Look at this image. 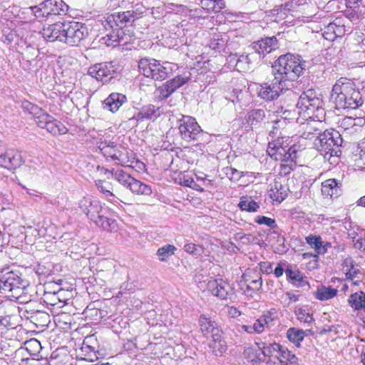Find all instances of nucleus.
<instances>
[{
  "label": "nucleus",
  "instance_id": "obj_1",
  "mask_svg": "<svg viewBox=\"0 0 365 365\" xmlns=\"http://www.w3.org/2000/svg\"><path fill=\"white\" fill-rule=\"evenodd\" d=\"M306 61L301 56L291 53L280 56L272 66V75L285 81L290 88L293 81L299 78L305 69Z\"/></svg>",
  "mask_w": 365,
  "mask_h": 365
},
{
  "label": "nucleus",
  "instance_id": "obj_2",
  "mask_svg": "<svg viewBox=\"0 0 365 365\" xmlns=\"http://www.w3.org/2000/svg\"><path fill=\"white\" fill-rule=\"evenodd\" d=\"M330 101L337 110L356 109L363 104L362 96L350 82L338 80L334 85Z\"/></svg>",
  "mask_w": 365,
  "mask_h": 365
},
{
  "label": "nucleus",
  "instance_id": "obj_3",
  "mask_svg": "<svg viewBox=\"0 0 365 365\" xmlns=\"http://www.w3.org/2000/svg\"><path fill=\"white\" fill-rule=\"evenodd\" d=\"M343 139L340 133L335 130H325L314 141V148L331 164L337 163L336 159L341 154L340 147Z\"/></svg>",
  "mask_w": 365,
  "mask_h": 365
},
{
  "label": "nucleus",
  "instance_id": "obj_4",
  "mask_svg": "<svg viewBox=\"0 0 365 365\" xmlns=\"http://www.w3.org/2000/svg\"><path fill=\"white\" fill-rule=\"evenodd\" d=\"M323 106L322 95L310 88L301 93L296 108L297 114L304 118H320L324 116Z\"/></svg>",
  "mask_w": 365,
  "mask_h": 365
},
{
  "label": "nucleus",
  "instance_id": "obj_5",
  "mask_svg": "<svg viewBox=\"0 0 365 365\" xmlns=\"http://www.w3.org/2000/svg\"><path fill=\"white\" fill-rule=\"evenodd\" d=\"M256 345L260 353L256 354L255 358L251 359V361H264L266 357L275 356L281 365H299L298 359L295 354H292L287 348L277 343H266L261 341L256 343Z\"/></svg>",
  "mask_w": 365,
  "mask_h": 365
},
{
  "label": "nucleus",
  "instance_id": "obj_6",
  "mask_svg": "<svg viewBox=\"0 0 365 365\" xmlns=\"http://www.w3.org/2000/svg\"><path fill=\"white\" fill-rule=\"evenodd\" d=\"M28 286L27 281L18 271H8L0 274V292L8 297L19 299Z\"/></svg>",
  "mask_w": 365,
  "mask_h": 365
},
{
  "label": "nucleus",
  "instance_id": "obj_7",
  "mask_svg": "<svg viewBox=\"0 0 365 365\" xmlns=\"http://www.w3.org/2000/svg\"><path fill=\"white\" fill-rule=\"evenodd\" d=\"M138 67L144 76L155 81L165 80L171 72V68L168 62L160 63L159 61L154 58L140 59Z\"/></svg>",
  "mask_w": 365,
  "mask_h": 365
},
{
  "label": "nucleus",
  "instance_id": "obj_8",
  "mask_svg": "<svg viewBox=\"0 0 365 365\" xmlns=\"http://www.w3.org/2000/svg\"><path fill=\"white\" fill-rule=\"evenodd\" d=\"M289 89L285 81L272 75L271 78H268L267 81L257 86V91L258 97L265 101H272Z\"/></svg>",
  "mask_w": 365,
  "mask_h": 365
},
{
  "label": "nucleus",
  "instance_id": "obj_9",
  "mask_svg": "<svg viewBox=\"0 0 365 365\" xmlns=\"http://www.w3.org/2000/svg\"><path fill=\"white\" fill-rule=\"evenodd\" d=\"M143 12L139 11L138 9L128 10L122 12H116L109 15L103 21V25L106 29L109 28L123 29L128 25H132L134 21L142 17Z\"/></svg>",
  "mask_w": 365,
  "mask_h": 365
},
{
  "label": "nucleus",
  "instance_id": "obj_10",
  "mask_svg": "<svg viewBox=\"0 0 365 365\" xmlns=\"http://www.w3.org/2000/svg\"><path fill=\"white\" fill-rule=\"evenodd\" d=\"M178 124L180 135L186 142L197 140L202 135V130L192 116L181 115V118L178 120Z\"/></svg>",
  "mask_w": 365,
  "mask_h": 365
},
{
  "label": "nucleus",
  "instance_id": "obj_11",
  "mask_svg": "<svg viewBox=\"0 0 365 365\" xmlns=\"http://www.w3.org/2000/svg\"><path fill=\"white\" fill-rule=\"evenodd\" d=\"M287 145H284L282 138H277L268 143L267 152V154L274 160H281L282 158L289 160H293L296 162L297 158L298 146L294 145L287 149Z\"/></svg>",
  "mask_w": 365,
  "mask_h": 365
},
{
  "label": "nucleus",
  "instance_id": "obj_12",
  "mask_svg": "<svg viewBox=\"0 0 365 365\" xmlns=\"http://www.w3.org/2000/svg\"><path fill=\"white\" fill-rule=\"evenodd\" d=\"M88 35L87 26L78 21H66L63 43L69 46H78Z\"/></svg>",
  "mask_w": 365,
  "mask_h": 365
},
{
  "label": "nucleus",
  "instance_id": "obj_13",
  "mask_svg": "<svg viewBox=\"0 0 365 365\" xmlns=\"http://www.w3.org/2000/svg\"><path fill=\"white\" fill-rule=\"evenodd\" d=\"M118 66L113 61L102 62L90 66L87 74L102 83H106L114 78Z\"/></svg>",
  "mask_w": 365,
  "mask_h": 365
},
{
  "label": "nucleus",
  "instance_id": "obj_14",
  "mask_svg": "<svg viewBox=\"0 0 365 365\" xmlns=\"http://www.w3.org/2000/svg\"><path fill=\"white\" fill-rule=\"evenodd\" d=\"M36 17H47L51 15L66 14L68 6L62 0H45L39 5L31 7Z\"/></svg>",
  "mask_w": 365,
  "mask_h": 365
},
{
  "label": "nucleus",
  "instance_id": "obj_15",
  "mask_svg": "<svg viewBox=\"0 0 365 365\" xmlns=\"http://www.w3.org/2000/svg\"><path fill=\"white\" fill-rule=\"evenodd\" d=\"M98 148L107 160H110L121 165H125L128 162L125 148L113 142H101Z\"/></svg>",
  "mask_w": 365,
  "mask_h": 365
},
{
  "label": "nucleus",
  "instance_id": "obj_16",
  "mask_svg": "<svg viewBox=\"0 0 365 365\" xmlns=\"http://www.w3.org/2000/svg\"><path fill=\"white\" fill-rule=\"evenodd\" d=\"M36 123L38 127L45 128L48 133L56 135L67 133V128L59 120L44 111L41 115H38Z\"/></svg>",
  "mask_w": 365,
  "mask_h": 365
},
{
  "label": "nucleus",
  "instance_id": "obj_17",
  "mask_svg": "<svg viewBox=\"0 0 365 365\" xmlns=\"http://www.w3.org/2000/svg\"><path fill=\"white\" fill-rule=\"evenodd\" d=\"M207 288L213 295L222 300L230 298L234 294V288L227 280L222 278L210 280L207 282Z\"/></svg>",
  "mask_w": 365,
  "mask_h": 365
},
{
  "label": "nucleus",
  "instance_id": "obj_18",
  "mask_svg": "<svg viewBox=\"0 0 365 365\" xmlns=\"http://www.w3.org/2000/svg\"><path fill=\"white\" fill-rule=\"evenodd\" d=\"M249 48L254 53L264 57L267 53L279 48L278 40L275 36L262 38L251 43Z\"/></svg>",
  "mask_w": 365,
  "mask_h": 365
},
{
  "label": "nucleus",
  "instance_id": "obj_19",
  "mask_svg": "<svg viewBox=\"0 0 365 365\" xmlns=\"http://www.w3.org/2000/svg\"><path fill=\"white\" fill-rule=\"evenodd\" d=\"M66 21L57 22L47 27H44L41 34L42 37L47 41L54 42L58 41L63 42Z\"/></svg>",
  "mask_w": 365,
  "mask_h": 365
},
{
  "label": "nucleus",
  "instance_id": "obj_20",
  "mask_svg": "<svg viewBox=\"0 0 365 365\" xmlns=\"http://www.w3.org/2000/svg\"><path fill=\"white\" fill-rule=\"evenodd\" d=\"M23 163L21 153L15 149H8L0 155V165L8 170H15Z\"/></svg>",
  "mask_w": 365,
  "mask_h": 365
},
{
  "label": "nucleus",
  "instance_id": "obj_21",
  "mask_svg": "<svg viewBox=\"0 0 365 365\" xmlns=\"http://www.w3.org/2000/svg\"><path fill=\"white\" fill-rule=\"evenodd\" d=\"M188 81L187 77L182 76H177L173 79L167 81L163 86L157 89L159 93V98L161 100L167 99L178 88L183 86Z\"/></svg>",
  "mask_w": 365,
  "mask_h": 365
},
{
  "label": "nucleus",
  "instance_id": "obj_22",
  "mask_svg": "<svg viewBox=\"0 0 365 365\" xmlns=\"http://www.w3.org/2000/svg\"><path fill=\"white\" fill-rule=\"evenodd\" d=\"M78 205L82 212L89 216L91 220L93 221L96 219L97 215H100L102 210L100 202L89 197L82 198L79 201Z\"/></svg>",
  "mask_w": 365,
  "mask_h": 365
},
{
  "label": "nucleus",
  "instance_id": "obj_23",
  "mask_svg": "<svg viewBox=\"0 0 365 365\" xmlns=\"http://www.w3.org/2000/svg\"><path fill=\"white\" fill-rule=\"evenodd\" d=\"M285 274L288 281L297 287H309V283L303 274L297 268L295 265H286Z\"/></svg>",
  "mask_w": 365,
  "mask_h": 365
},
{
  "label": "nucleus",
  "instance_id": "obj_24",
  "mask_svg": "<svg viewBox=\"0 0 365 365\" xmlns=\"http://www.w3.org/2000/svg\"><path fill=\"white\" fill-rule=\"evenodd\" d=\"M321 125L320 120H309L302 125L300 136L304 139L315 140L324 132L319 127Z\"/></svg>",
  "mask_w": 365,
  "mask_h": 365
},
{
  "label": "nucleus",
  "instance_id": "obj_25",
  "mask_svg": "<svg viewBox=\"0 0 365 365\" xmlns=\"http://www.w3.org/2000/svg\"><path fill=\"white\" fill-rule=\"evenodd\" d=\"M106 30L108 31V33L100 40L102 44H105L107 46H115L116 43H125L127 42V41L124 39V31L120 28L108 27Z\"/></svg>",
  "mask_w": 365,
  "mask_h": 365
},
{
  "label": "nucleus",
  "instance_id": "obj_26",
  "mask_svg": "<svg viewBox=\"0 0 365 365\" xmlns=\"http://www.w3.org/2000/svg\"><path fill=\"white\" fill-rule=\"evenodd\" d=\"M247 123L252 128H259L267 121V110L262 108H255L247 112Z\"/></svg>",
  "mask_w": 365,
  "mask_h": 365
},
{
  "label": "nucleus",
  "instance_id": "obj_27",
  "mask_svg": "<svg viewBox=\"0 0 365 365\" xmlns=\"http://www.w3.org/2000/svg\"><path fill=\"white\" fill-rule=\"evenodd\" d=\"M126 101L127 98L125 95L119 93H113L103 101V108L115 113Z\"/></svg>",
  "mask_w": 365,
  "mask_h": 365
},
{
  "label": "nucleus",
  "instance_id": "obj_28",
  "mask_svg": "<svg viewBox=\"0 0 365 365\" xmlns=\"http://www.w3.org/2000/svg\"><path fill=\"white\" fill-rule=\"evenodd\" d=\"M322 193L325 197H338L341 193V183L339 180L330 178L322 183Z\"/></svg>",
  "mask_w": 365,
  "mask_h": 365
},
{
  "label": "nucleus",
  "instance_id": "obj_29",
  "mask_svg": "<svg viewBox=\"0 0 365 365\" xmlns=\"http://www.w3.org/2000/svg\"><path fill=\"white\" fill-rule=\"evenodd\" d=\"M288 192V187L277 179L270 185L269 190L270 198L279 203L282 202L287 197Z\"/></svg>",
  "mask_w": 365,
  "mask_h": 365
},
{
  "label": "nucleus",
  "instance_id": "obj_30",
  "mask_svg": "<svg viewBox=\"0 0 365 365\" xmlns=\"http://www.w3.org/2000/svg\"><path fill=\"white\" fill-rule=\"evenodd\" d=\"M199 324L200 330L203 335L207 336L211 334V336H219V334L222 331L215 325V322H212L210 318L205 315H201L199 318Z\"/></svg>",
  "mask_w": 365,
  "mask_h": 365
},
{
  "label": "nucleus",
  "instance_id": "obj_31",
  "mask_svg": "<svg viewBox=\"0 0 365 365\" xmlns=\"http://www.w3.org/2000/svg\"><path fill=\"white\" fill-rule=\"evenodd\" d=\"M128 188L133 193L137 195H150L152 194V189L149 185L136 180L134 178H133V181L130 182Z\"/></svg>",
  "mask_w": 365,
  "mask_h": 365
},
{
  "label": "nucleus",
  "instance_id": "obj_32",
  "mask_svg": "<svg viewBox=\"0 0 365 365\" xmlns=\"http://www.w3.org/2000/svg\"><path fill=\"white\" fill-rule=\"evenodd\" d=\"M96 224L101 227L108 232H116L118 230V223L115 219L108 218L101 215H98L96 220Z\"/></svg>",
  "mask_w": 365,
  "mask_h": 365
},
{
  "label": "nucleus",
  "instance_id": "obj_33",
  "mask_svg": "<svg viewBox=\"0 0 365 365\" xmlns=\"http://www.w3.org/2000/svg\"><path fill=\"white\" fill-rule=\"evenodd\" d=\"M105 174L110 175L113 177L120 184L127 187L130 185V182L133 181V177L128 173L124 172L123 170H117L114 171L105 170Z\"/></svg>",
  "mask_w": 365,
  "mask_h": 365
},
{
  "label": "nucleus",
  "instance_id": "obj_34",
  "mask_svg": "<svg viewBox=\"0 0 365 365\" xmlns=\"http://www.w3.org/2000/svg\"><path fill=\"white\" fill-rule=\"evenodd\" d=\"M349 303L354 309L365 312V292L360 291L351 294L349 299Z\"/></svg>",
  "mask_w": 365,
  "mask_h": 365
},
{
  "label": "nucleus",
  "instance_id": "obj_35",
  "mask_svg": "<svg viewBox=\"0 0 365 365\" xmlns=\"http://www.w3.org/2000/svg\"><path fill=\"white\" fill-rule=\"evenodd\" d=\"M201 7L207 12H220L225 7L224 0H201Z\"/></svg>",
  "mask_w": 365,
  "mask_h": 365
},
{
  "label": "nucleus",
  "instance_id": "obj_36",
  "mask_svg": "<svg viewBox=\"0 0 365 365\" xmlns=\"http://www.w3.org/2000/svg\"><path fill=\"white\" fill-rule=\"evenodd\" d=\"M221 334H219V336H212V339L209 344V346L216 356H221L227 350L226 341L222 339Z\"/></svg>",
  "mask_w": 365,
  "mask_h": 365
},
{
  "label": "nucleus",
  "instance_id": "obj_37",
  "mask_svg": "<svg viewBox=\"0 0 365 365\" xmlns=\"http://www.w3.org/2000/svg\"><path fill=\"white\" fill-rule=\"evenodd\" d=\"M159 108H155L153 105H147L143 106L140 110L133 116L137 121L143 120L144 119H150L153 116H156V111Z\"/></svg>",
  "mask_w": 365,
  "mask_h": 365
},
{
  "label": "nucleus",
  "instance_id": "obj_38",
  "mask_svg": "<svg viewBox=\"0 0 365 365\" xmlns=\"http://www.w3.org/2000/svg\"><path fill=\"white\" fill-rule=\"evenodd\" d=\"M238 206L241 210L249 212H255L259 208V203L253 200L252 197L247 196H242L240 198Z\"/></svg>",
  "mask_w": 365,
  "mask_h": 365
},
{
  "label": "nucleus",
  "instance_id": "obj_39",
  "mask_svg": "<svg viewBox=\"0 0 365 365\" xmlns=\"http://www.w3.org/2000/svg\"><path fill=\"white\" fill-rule=\"evenodd\" d=\"M337 289L331 287L322 286L318 288L315 292V297L317 299L324 301L333 298L337 294Z\"/></svg>",
  "mask_w": 365,
  "mask_h": 365
},
{
  "label": "nucleus",
  "instance_id": "obj_40",
  "mask_svg": "<svg viewBox=\"0 0 365 365\" xmlns=\"http://www.w3.org/2000/svg\"><path fill=\"white\" fill-rule=\"evenodd\" d=\"M176 250L177 248L174 245L168 244L158 248L156 255L159 261L167 262L175 254Z\"/></svg>",
  "mask_w": 365,
  "mask_h": 365
},
{
  "label": "nucleus",
  "instance_id": "obj_41",
  "mask_svg": "<svg viewBox=\"0 0 365 365\" xmlns=\"http://www.w3.org/2000/svg\"><path fill=\"white\" fill-rule=\"evenodd\" d=\"M306 331L304 330L298 329L296 328H289L287 331V337L288 339L294 344L297 346H300L301 341H303L305 336Z\"/></svg>",
  "mask_w": 365,
  "mask_h": 365
},
{
  "label": "nucleus",
  "instance_id": "obj_42",
  "mask_svg": "<svg viewBox=\"0 0 365 365\" xmlns=\"http://www.w3.org/2000/svg\"><path fill=\"white\" fill-rule=\"evenodd\" d=\"M24 346L27 352L34 356H38L42 349L40 341L34 338L27 340L24 343Z\"/></svg>",
  "mask_w": 365,
  "mask_h": 365
},
{
  "label": "nucleus",
  "instance_id": "obj_43",
  "mask_svg": "<svg viewBox=\"0 0 365 365\" xmlns=\"http://www.w3.org/2000/svg\"><path fill=\"white\" fill-rule=\"evenodd\" d=\"M365 7L364 6H359L353 9H346L344 11L345 16L351 21L355 22L359 21L363 17L364 14Z\"/></svg>",
  "mask_w": 365,
  "mask_h": 365
},
{
  "label": "nucleus",
  "instance_id": "obj_44",
  "mask_svg": "<svg viewBox=\"0 0 365 365\" xmlns=\"http://www.w3.org/2000/svg\"><path fill=\"white\" fill-rule=\"evenodd\" d=\"M21 108L25 111L29 112L31 114L34 120H37L38 115H41L45 110L36 105L33 104L29 101H23L21 102Z\"/></svg>",
  "mask_w": 365,
  "mask_h": 365
},
{
  "label": "nucleus",
  "instance_id": "obj_45",
  "mask_svg": "<svg viewBox=\"0 0 365 365\" xmlns=\"http://www.w3.org/2000/svg\"><path fill=\"white\" fill-rule=\"evenodd\" d=\"M295 314L297 319L301 322L310 324L314 321L312 314L309 313V309L307 307H299L296 309Z\"/></svg>",
  "mask_w": 365,
  "mask_h": 365
},
{
  "label": "nucleus",
  "instance_id": "obj_46",
  "mask_svg": "<svg viewBox=\"0 0 365 365\" xmlns=\"http://www.w3.org/2000/svg\"><path fill=\"white\" fill-rule=\"evenodd\" d=\"M280 160L282 161L279 169L280 175L286 176L289 175L295 168L296 162H293V160H289L282 158Z\"/></svg>",
  "mask_w": 365,
  "mask_h": 365
},
{
  "label": "nucleus",
  "instance_id": "obj_47",
  "mask_svg": "<svg viewBox=\"0 0 365 365\" xmlns=\"http://www.w3.org/2000/svg\"><path fill=\"white\" fill-rule=\"evenodd\" d=\"M96 185L98 190L102 192L106 197H113L115 198L114 194L110 191V184L109 182L98 180L96 181Z\"/></svg>",
  "mask_w": 365,
  "mask_h": 365
},
{
  "label": "nucleus",
  "instance_id": "obj_48",
  "mask_svg": "<svg viewBox=\"0 0 365 365\" xmlns=\"http://www.w3.org/2000/svg\"><path fill=\"white\" fill-rule=\"evenodd\" d=\"M306 242L309 245L318 255L322 246V240L320 236L310 235L306 237Z\"/></svg>",
  "mask_w": 365,
  "mask_h": 365
},
{
  "label": "nucleus",
  "instance_id": "obj_49",
  "mask_svg": "<svg viewBox=\"0 0 365 365\" xmlns=\"http://www.w3.org/2000/svg\"><path fill=\"white\" fill-rule=\"evenodd\" d=\"M224 173L232 181H238L243 176L242 172L232 167L224 168Z\"/></svg>",
  "mask_w": 365,
  "mask_h": 365
},
{
  "label": "nucleus",
  "instance_id": "obj_50",
  "mask_svg": "<svg viewBox=\"0 0 365 365\" xmlns=\"http://www.w3.org/2000/svg\"><path fill=\"white\" fill-rule=\"evenodd\" d=\"M184 250L197 257L202 255L203 249L201 246L194 243H187L185 245Z\"/></svg>",
  "mask_w": 365,
  "mask_h": 365
},
{
  "label": "nucleus",
  "instance_id": "obj_51",
  "mask_svg": "<svg viewBox=\"0 0 365 365\" xmlns=\"http://www.w3.org/2000/svg\"><path fill=\"white\" fill-rule=\"evenodd\" d=\"M265 328H269L274 325L276 319V312H268L259 317Z\"/></svg>",
  "mask_w": 365,
  "mask_h": 365
},
{
  "label": "nucleus",
  "instance_id": "obj_52",
  "mask_svg": "<svg viewBox=\"0 0 365 365\" xmlns=\"http://www.w3.org/2000/svg\"><path fill=\"white\" fill-rule=\"evenodd\" d=\"M255 222L259 225H265L272 229L277 227L275 220L268 217L258 216L256 217Z\"/></svg>",
  "mask_w": 365,
  "mask_h": 365
},
{
  "label": "nucleus",
  "instance_id": "obj_53",
  "mask_svg": "<svg viewBox=\"0 0 365 365\" xmlns=\"http://www.w3.org/2000/svg\"><path fill=\"white\" fill-rule=\"evenodd\" d=\"M336 28V20L329 23L326 27L323 34L326 39H333L334 38V31Z\"/></svg>",
  "mask_w": 365,
  "mask_h": 365
},
{
  "label": "nucleus",
  "instance_id": "obj_54",
  "mask_svg": "<svg viewBox=\"0 0 365 365\" xmlns=\"http://www.w3.org/2000/svg\"><path fill=\"white\" fill-rule=\"evenodd\" d=\"M363 230H360L358 227L356 230L354 228H350L347 230L348 237L351 239L354 243L360 236H362Z\"/></svg>",
  "mask_w": 365,
  "mask_h": 365
},
{
  "label": "nucleus",
  "instance_id": "obj_55",
  "mask_svg": "<svg viewBox=\"0 0 365 365\" xmlns=\"http://www.w3.org/2000/svg\"><path fill=\"white\" fill-rule=\"evenodd\" d=\"M253 334H261L265 329V327L260 318L255 320L252 325Z\"/></svg>",
  "mask_w": 365,
  "mask_h": 365
},
{
  "label": "nucleus",
  "instance_id": "obj_56",
  "mask_svg": "<svg viewBox=\"0 0 365 365\" xmlns=\"http://www.w3.org/2000/svg\"><path fill=\"white\" fill-rule=\"evenodd\" d=\"M356 125V119L351 117L344 118L341 123V126L345 130H348L349 127L354 128Z\"/></svg>",
  "mask_w": 365,
  "mask_h": 365
},
{
  "label": "nucleus",
  "instance_id": "obj_57",
  "mask_svg": "<svg viewBox=\"0 0 365 365\" xmlns=\"http://www.w3.org/2000/svg\"><path fill=\"white\" fill-rule=\"evenodd\" d=\"M262 285V280L261 277H259L257 279H252L248 284H247V289L253 290V291H257L259 290Z\"/></svg>",
  "mask_w": 365,
  "mask_h": 365
},
{
  "label": "nucleus",
  "instance_id": "obj_58",
  "mask_svg": "<svg viewBox=\"0 0 365 365\" xmlns=\"http://www.w3.org/2000/svg\"><path fill=\"white\" fill-rule=\"evenodd\" d=\"M289 264L286 262H280L277 264V266L274 270V274L277 278L280 277L282 276L283 273L285 272V268L286 265H288Z\"/></svg>",
  "mask_w": 365,
  "mask_h": 365
},
{
  "label": "nucleus",
  "instance_id": "obj_59",
  "mask_svg": "<svg viewBox=\"0 0 365 365\" xmlns=\"http://www.w3.org/2000/svg\"><path fill=\"white\" fill-rule=\"evenodd\" d=\"M260 271L266 274H271L272 270V264L269 262H262L259 263Z\"/></svg>",
  "mask_w": 365,
  "mask_h": 365
},
{
  "label": "nucleus",
  "instance_id": "obj_60",
  "mask_svg": "<svg viewBox=\"0 0 365 365\" xmlns=\"http://www.w3.org/2000/svg\"><path fill=\"white\" fill-rule=\"evenodd\" d=\"M345 32L344 25H341L339 20H336V28L334 31V38L341 36Z\"/></svg>",
  "mask_w": 365,
  "mask_h": 365
},
{
  "label": "nucleus",
  "instance_id": "obj_61",
  "mask_svg": "<svg viewBox=\"0 0 365 365\" xmlns=\"http://www.w3.org/2000/svg\"><path fill=\"white\" fill-rule=\"evenodd\" d=\"M354 247L365 253V238L360 236V237L354 242Z\"/></svg>",
  "mask_w": 365,
  "mask_h": 365
},
{
  "label": "nucleus",
  "instance_id": "obj_62",
  "mask_svg": "<svg viewBox=\"0 0 365 365\" xmlns=\"http://www.w3.org/2000/svg\"><path fill=\"white\" fill-rule=\"evenodd\" d=\"M284 124V120L279 119L275 120L273 125V130L270 131V133L277 134V130L281 128Z\"/></svg>",
  "mask_w": 365,
  "mask_h": 365
},
{
  "label": "nucleus",
  "instance_id": "obj_63",
  "mask_svg": "<svg viewBox=\"0 0 365 365\" xmlns=\"http://www.w3.org/2000/svg\"><path fill=\"white\" fill-rule=\"evenodd\" d=\"M359 273V269H356L353 264L351 266V269L346 273V277L347 279L353 280L354 278H355L357 275V274Z\"/></svg>",
  "mask_w": 365,
  "mask_h": 365
},
{
  "label": "nucleus",
  "instance_id": "obj_64",
  "mask_svg": "<svg viewBox=\"0 0 365 365\" xmlns=\"http://www.w3.org/2000/svg\"><path fill=\"white\" fill-rule=\"evenodd\" d=\"M331 247V243L329 242H322V246L318 252L319 255H324L327 252L329 248Z\"/></svg>",
  "mask_w": 365,
  "mask_h": 365
}]
</instances>
